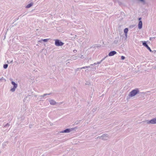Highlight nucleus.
<instances>
[{
    "label": "nucleus",
    "instance_id": "nucleus-1",
    "mask_svg": "<svg viewBox=\"0 0 156 156\" xmlns=\"http://www.w3.org/2000/svg\"><path fill=\"white\" fill-rule=\"evenodd\" d=\"M144 94V92H142L140 93V91L138 88H136L135 89L132 90L129 93L128 96L129 97H133L135 96V95L137 94Z\"/></svg>",
    "mask_w": 156,
    "mask_h": 156
},
{
    "label": "nucleus",
    "instance_id": "nucleus-2",
    "mask_svg": "<svg viewBox=\"0 0 156 156\" xmlns=\"http://www.w3.org/2000/svg\"><path fill=\"white\" fill-rule=\"evenodd\" d=\"M55 44L57 46H62L64 44V43L58 39H55Z\"/></svg>",
    "mask_w": 156,
    "mask_h": 156
},
{
    "label": "nucleus",
    "instance_id": "nucleus-3",
    "mask_svg": "<svg viewBox=\"0 0 156 156\" xmlns=\"http://www.w3.org/2000/svg\"><path fill=\"white\" fill-rule=\"evenodd\" d=\"M146 122L148 124H156V117L150 120H147Z\"/></svg>",
    "mask_w": 156,
    "mask_h": 156
},
{
    "label": "nucleus",
    "instance_id": "nucleus-4",
    "mask_svg": "<svg viewBox=\"0 0 156 156\" xmlns=\"http://www.w3.org/2000/svg\"><path fill=\"white\" fill-rule=\"evenodd\" d=\"M12 84L13 85V87L10 89V91L13 92L15 91L18 85L14 82L12 81L11 82Z\"/></svg>",
    "mask_w": 156,
    "mask_h": 156
},
{
    "label": "nucleus",
    "instance_id": "nucleus-5",
    "mask_svg": "<svg viewBox=\"0 0 156 156\" xmlns=\"http://www.w3.org/2000/svg\"><path fill=\"white\" fill-rule=\"evenodd\" d=\"M101 136V138L102 139L104 140H107L109 138L107 134H103Z\"/></svg>",
    "mask_w": 156,
    "mask_h": 156
},
{
    "label": "nucleus",
    "instance_id": "nucleus-6",
    "mask_svg": "<svg viewBox=\"0 0 156 156\" xmlns=\"http://www.w3.org/2000/svg\"><path fill=\"white\" fill-rule=\"evenodd\" d=\"M73 130H74V128H71V129H65V130L61 132L60 133H69L70 132L72 131Z\"/></svg>",
    "mask_w": 156,
    "mask_h": 156
},
{
    "label": "nucleus",
    "instance_id": "nucleus-7",
    "mask_svg": "<svg viewBox=\"0 0 156 156\" xmlns=\"http://www.w3.org/2000/svg\"><path fill=\"white\" fill-rule=\"evenodd\" d=\"M116 53L117 52L115 51H112L109 53L108 56H112L116 54Z\"/></svg>",
    "mask_w": 156,
    "mask_h": 156
},
{
    "label": "nucleus",
    "instance_id": "nucleus-8",
    "mask_svg": "<svg viewBox=\"0 0 156 156\" xmlns=\"http://www.w3.org/2000/svg\"><path fill=\"white\" fill-rule=\"evenodd\" d=\"M142 27V23L141 21H139L138 24V27L139 29H141Z\"/></svg>",
    "mask_w": 156,
    "mask_h": 156
},
{
    "label": "nucleus",
    "instance_id": "nucleus-9",
    "mask_svg": "<svg viewBox=\"0 0 156 156\" xmlns=\"http://www.w3.org/2000/svg\"><path fill=\"white\" fill-rule=\"evenodd\" d=\"M49 102L50 105H55L56 103V102L53 100H49Z\"/></svg>",
    "mask_w": 156,
    "mask_h": 156
},
{
    "label": "nucleus",
    "instance_id": "nucleus-10",
    "mask_svg": "<svg viewBox=\"0 0 156 156\" xmlns=\"http://www.w3.org/2000/svg\"><path fill=\"white\" fill-rule=\"evenodd\" d=\"M33 5V2H31V3L27 5L26 6V8H29L31 7Z\"/></svg>",
    "mask_w": 156,
    "mask_h": 156
},
{
    "label": "nucleus",
    "instance_id": "nucleus-11",
    "mask_svg": "<svg viewBox=\"0 0 156 156\" xmlns=\"http://www.w3.org/2000/svg\"><path fill=\"white\" fill-rule=\"evenodd\" d=\"M49 40V39H42L41 40H40L38 41L39 42H41L42 41H43L44 42H46L48 41V40Z\"/></svg>",
    "mask_w": 156,
    "mask_h": 156
},
{
    "label": "nucleus",
    "instance_id": "nucleus-12",
    "mask_svg": "<svg viewBox=\"0 0 156 156\" xmlns=\"http://www.w3.org/2000/svg\"><path fill=\"white\" fill-rule=\"evenodd\" d=\"M128 31V28H126L124 29V33H125V34H126V35H127V34Z\"/></svg>",
    "mask_w": 156,
    "mask_h": 156
},
{
    "label": "nucleus",
    "instance_id": "nucleus-13",
    "mask_svg": "<svg viewBox=\"0 0 156 156\" xmlns=\"http://www.w3.org/2000/svg\"><path fill=\"white\" fill-rule=\"evenodd\" d=\"M143 45L146 47L148 45L147 44L146 42L145 41L143 42Z\"/></svg>",
    "mask_w": 156,
    "mask_h": 156
},
{
    "label": "nucleus",
    "instance_id": "nucleus-14",
    "mask_svg": "<svg viewBox=\"0 0 156 156\" xmlns=\"http://www.w3.org/2000/svg\"><path fill=\"white\" fill-rule=\"evenodd\" d=\"M97 107H95V108H93L92 109V111L93 112H96L97 111Z\"/></svg>",
    "mask_w": 156,
    "mask_h": 156
},
{
    "label": "nucleus",
    "instance_id": "nucleus-15",
    "mask_svg": "<svg viewBox=\"0 0 156 156\" xmlns=\"http://www.w3.org/2000/svg\"><path fill=\"white\" fill-rule=\"evenodd\" d=\"M46 95H47V94H44L43 95H41L40 96V97H41L40 99H41L43 98L44 96H46Z\"/></svg>",
    "mask_w": 156,
    "mask_h": 156
},
{
    "label": "nucleus",
    "instance_id": "nucleus-16",
    "mask_svg": "<svg viewBox=\"0 0 156 156\" xmlns=\"http://www.w3.org/2000/svg\"><path fill=\"white\" fill-rule=\"evenodd\" d=\"M8 67V65L7 64H5L3 65V68L5 69H6Z\"/></svg>",
    "mask_w": 156,
    "mask_h": 156
},
{
    "label": "nucleus",
    "instance_id": "nucleus-17",
    "mask_svg": "<svg viewBox=\"0 0 156 156\" xmlns=\"http://www.w3.org/2000/svg\"><path fill=\"white\" fill-rule=\"evenodd\" d=\"M10 125V124L9 123H7L4 126V127H9Z\"/></svg>",
    "mask_w": 156,
    "mask_h": 156
},
{
    "label": "nucleus",
    "instance_id": "nucleus-18",
    "mask_svg": "<svg viewBox=\"0 0 156 156\" xmlns=\"http://www.w3.org/2000/svg\"><path fill=\"white\" fill-rule=\"evenodd\" d=\"M146 48H147V49L150 52H152V50L151 49V48L149 47L148 45H147Z\"/></svg>",
    "mask_w": 156,
    "mask_h": 156
},
{
    "label": "nucleus",
    "instance_id": "nucleus-19",
    "mask_svg": "<svg viewBox=\"0 0 156 156\" xmlns=\"http://www.w3.org/2000/svg\"><path fill=\"white\" fill-rule=\"evenodd\" d=\"M85 68H87V66H85L83 67H82V68H80V69H85Z\"/></svg>",
    "mask_w": 156,
    "mask_h": 156
},
{
    "label": "nucleus",
    "instance_id": "nucleus-20",
    "mask_svg": "<svg viewBox=\"0 0 156 156\" xmlns=\"http://www.w3.org/2000/svg\"><path fill=\"white\" fill-rule=\"evenodd\" d=\"M121 58L122 60H124L125 58V57L124 56H122L121 57Z\"/></svg>",
    "mask_w": 156,
    "mask_h": 156
},
{
    "label": "nucleus",
    "instance_id": "nucleus-21",
    "mask_svg": "<svg viewBox=\"0 0 156 156\" xmlns=\"http://www.w3.org/2000/svg\"><path fill=\"white\" fill-rule=\"evenodd\" d=\"M2 80H5V81H6V80L3 79V77H2L0 79V81H1Z\"/></svg>",
    "mask_w": 156,
    "mask_h": 156
},
{
    "label": "nucleus",
    "instance_id": "nucleus-22",
    "mask_svg": "<svg viewBox=\"0 0 156 156\" xmlns=\"http://www.w3.org/2000/svg\"><path fill=\"white\" fill-rule=\"evenodd\" d=\"M156 37H150V40H152L153 39H154Z\"/></svg>",
    "mask_w": 156,
    "mask_h": 156
},
{
    "label": "nucleus",
    "instance_id": "nucleus-23",
    "mask_svg": "<svg viewBox=\"0 0 156 156\" xmlns=\"http://www.w3.org/2000/svg\"><path fill=\"white\" fill-rule=\"evenodd\" d=\"M154 54H156V50H153L152 51V52Z\"/></svg>",
    "mask_w": 156,
    "mask_h": 156
},
{
    "label": "nucleus",
    "instance_id": "nucleus-24",
    "mask_svg": "<svg viewBox=\"0 0 156 156\" xmlns=\"http://www.w3.org/2000/svg\"><path fill=\"white\" fill-rule=\"evenodd\" d=\"M80 121H77L75 122L76 124H77L79 122H80Z\"/></svg>",
    "mask_w": 156,
    "mask_h": 156
},
{
    "label": "nucleus",
    "instance_id": "nucleus-25",
    "mask_svg": "<svg viewBox=\"0 0 156 156\" xmlns=\"http://www.w3.org/2000/svg\"><path fill=\"white\" fill-rule=\"evenodd\" d=\"M76 36H77L76 35H75L74 37L72 38V40H74V39H75V38H76Z\"/></svg>",
    "mask_w": 156,
    "mask_h": 156
},
{
    "label": "nucleus",
    "instance_id": "nucleus-26",
    "mask_svg": "<svg viewBox=\"0 0 156 156\" xmlns=\"http://www.w3.org/2000/svg\"><path fill=\"white\" fill-rule=\"evenodd\" d=\"M101 136H98V137H97L96 139H100V138H101Z\"/></svg>",
    "mask_w": 156,
    "mask_h": 156
},
{
    "label": "nucleus",
    "instance_id": "nucleus-27",
    "mask_svg": "<svg viewBox=\"0 0 156 156\" xmlns=\"http://www.w3.org/2000/svg\"><path fill=\"white\" fill-rule=\"evenodd\" d=\"M153 68H154V69H156V66H153Z\"/></svg>",
    "mask_w": 156,
    "mask_h": 156
},
{
    "label": "nucleus",
    "instance_id": "nucleus-28",
    "mask_svg": "<svg viewBox=\"0 0 156 156\" xmlns=\"http://www.w3.org/2000/svg\"><path fill=\"white\" fill-rule=\"evenodd\" d=\"M102 60H101L100 62H98L97 63V64H100L102 62Z\"/></svg>",
    "mask_w": 156,
    "mask_h": 156
},
{
    "label": "nucleus",
    "instance_id": "nucleus-29",
    "mask_svg": "<svg viewBox=\"0 0 156 156\" xmlns=\"http://www.w3.org/2000/svg\"><path fill=\"white\" fill-rule=\"evenodd\" d=\"M97 64V63H94L93 64H92L91 65H91V66H92V65H94V66H95V65H96V64Z\"/></svg>",
    "mask_w": 156,
    "mask_h": 156
},
{
    "label": "nucleus",
    "instance_id": "nucleus-30",
    "mask_svg": "<svg viewBox=\"0 0 156 156\" xmlns=\"http://www.w3.org/2000/svg\"><path fill=\"white\" fill-rule=\"evenodd\" d=\"M107 57V56L106 57H105L104 58L101 60H102V61L104 60Z\"/></svg>",
    "mask_w": 156,
    "mask_h": 156
},
{
    "label": "nucleus",
    "instance_id": "nucleus-31",
    "mask_svg": "<svg viewBox=\"0 0 156 156\" xmlns=\"http://www.w3.org/2000/svg\"><path fill=\"white\" fill-rule=\"evenodd\" d=\"M90 66H87V68H90Z\"/></svg>",
    "mask_w": 156,
    "mask_h": 156
},
{
    "label": "nucleus",
    "instance_id": "nucleus-32",
    "mask_svg": "<svg viewBox=\"0 0 156 156\" xmlns=\"http://www.w3.org/2000/svg\"><path fill=\"white\" fill-rule=\"evenodd\" d=\"M81 58H84V57L83 55H82L81 57H80Z\"/></svg>",
    "mask_w": 156,
    "mask_h": 156
},
{
    "label": "nucleus",
    "instance_id": "nucleus-33",
    "mask_svg": "<svg viewBox=\"0 0 156 156\" xmlns=\"http://www.w3.org/2000/svg\"><path fill=\"white\" fill-rule=\"evenodd\" d=\"M47 94V95H49L51 94V93H49V94Z\"/></svg>",
    "mask_w": 156,
    "mask_h": 156
},
{
    "label": "nucleus",
    "instance_id": "nucleus-34",
    "mask_svg": "<svg viewBox=\"0 0 156 156\" xmlns=\"http://www.w3.org/2000/svg\"><path fill=\"white\" fill-rule=\"evenodd\" d=\"M80 69V68H77V69H76V71H78V69Z\"/></svg>",
    "mask_w": 156,
    "mask_h": 156
},
{
    "label": "nucleus",
    "instance_id": "nucleus-35",
    "mask_svg": "<svg viewBox=\"0 0 156 156\" xmlns=\"http://www.w3.org/2000/svg\"><path fill=\"white\" fill-rule=\"evenodd\" d=\"M12 62H13V60H11L10 62V63H12Z\"/></svg>",
    "mask_w": 156,
    "mask_h": 156
},
{
    "label": "nucleus",
    "instance_id": "nucleus-36",
    "mask_svg": "<svg viewBox=\"0 0 156 156\" xmlns=\"http://www.w3.org/2000/svg\"><path fill=\"white\" fill-rule=\"evenodd\" d=\"M141 18H139V20L140 21V20H141Z\"/></svg>",
    "mask_w": 156,
    "mask_h": 156
},
{
    "label": "nucleus",
    "instance_id": "nucleus-37",
    "mask_svg": "<svg viewBox=\"0 0 156 156\" xmlns=\"http://www.w3.org/2000/svg\"><path fill=\"white\" fill-rule=\"evenodd\" d=\"M125 35H126V37H127V35H126V34H125Z\"/></svg>",
    "mask_w": 156,
    "mask_h": 156
},
{
    "label": "nucleus",
    "instance_id": "nucleus-38",
    "mask_svg": "<svg viewBox=\"0 0 156 156\" xmlns=\"http://www.w3.org/2000/svg\"><path fill=\"white\" fill-rule=\"evenodd\" d=\"M99 47H100V46H97V48Z\"/></svg>",
    "mask_w": 156,
    "mask_h": 156
}]
</instances>
